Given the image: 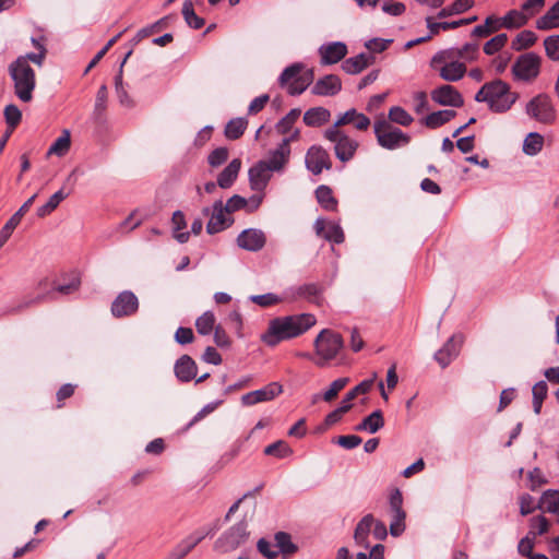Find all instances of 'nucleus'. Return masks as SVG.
I'll return each mask as SVG.
<instances>
[{
	"label": "nucleus",
	"mask_w": 559,
	"mask_h": 559,
	"mask_svg": "<svg viewBox=\"0 0 559 559\" xmlns=\"http://www.w3.org/2000/svg\"><path fill=\"white\" fill-rule=\"evenodd\" d=\"M316 324V318L310 313H301L276 318L270 321L261 341L267 346H275L280 342L301 335Z\"/></svg>",
	"instance_id": "1"
},
{
	"label": "nucleus",
	"mask_w": 559,
	"mask_h": 559,
	"mask_svg": "<svg viewBox=\"0 0 559 559\" xmlns=\"http://www.w3.org/2000/svg\"><path fill=\"white\" fill-rule=\"evenodd\" d=\"M248 498H251L248 510L245 512L243 519L230 527L218 540L216 542V547L222 551H229L238 548L241 544L246 542L249 536L247 531L248 528V520H251L254 515L257 501L253 499V493L251 491L245 493L240 499H238L235 503L229 508L226 519L235 513L239 506L245 502Z\"/></svg>",
	"instance_id": "2"
},
{
	"label": "nucleus",
	"mask_w": 559,
	"mask_h": 559,
	"mask_svg": "<svg viewBox=\"0 0 559 559\" xmlns=\"http://www.w3.org/2000/svg\"><path fill=\"white\" fill-rule=\"evenodd\" d=\"M516 99L518 94L510 92V86L499 79L485 83L475 95L476 102L487 103L493 112L509 110Z\"/></svg>",
	"instance_id": "3"
},
{
	"label": "nucleus",
	"mask_w": 559,
	"mask_h": 559,
	"mask_svg": "<svg viewBox=\"0 0 559 559\" xmlns=\"http://www.w3.org/2000/svg\"><path fill=\"white\" fill-rule=\"evenodd\" d=\"M8 72L13 81L15 96L23 103H29L36 86L33 68L24 59H15L9 64Z\"/></svg>",
	"instance_id": "4"
},
{
	"label": "nucleus",
	"mask_w": 559,
	"mask_h": 559,
	"mask_svg": "<svg viewBox=\"0 0 559 559\" xmlns=\"http://www.w3.org/2000/svg\"><path fill=\"white\" fill-rule=\"evenodd\" d=\"M344 346L342 336L331 330H322L314 340L316 353L319 359L316 364L320 367L334 359Z\"/></svg>",
	"instance_id": "5"
},
{
	"label": "nucleus",
	"mask_w": 559,
	"mask_h": 559,
	"mask_svg": "<svg viewBox=\"0 0 559 559\" xmlns=\"http://www.w3.org/2000/svg\"><path fill=\"white\" fill-rule=\"evenodd\" d=\"M378 144L386 150H396L409 143L411 136L401 129L393 127L384 119L377 120L373 126Z\"/></svg>",
	"instance_id": "6"
},
{
	"label": "nucleus",
	"mask_w": 559,
	"mask_h": 559,
	"mask_svg": "<svg viewBox=\"0 0 559 559\" xmlns=\"http://www.w3.org/2000/svg\"><path fill=\"white\" fill-rule=\"evenodd\" d=\"M323 136L333 143V150L336 158L344 164L350 162L354 158L359 147L358 141L348 136L343 131L330 133V130L326 129L323 133Z\"/></svg>",
	"instance_id": "7"
},
{
	"label": "nucleus",
	"mask_w": 559,
	"mask_h": 559,
	"mask_svg": "<svg viewBox=\"0 0 559 559\" xmlns=\"http://www.w3.org/2000/svg\"><path fill=\"white\" fill-rule=\"evenodd\" d=\"M389 512L391 515L390 534L401 536L405 531L406 512L403 509V495L399 488L392 490L389 497Z\"/></svg>",
	"instance_id": "8"
},
{
	"label": "nucleus",
	"mask_w": 559,
	"mask_h": 559,
	"mask_svg": "<svg viewBox=\"0 0 559 559\" xmlns=\"http://www.w3.org/2000/svg\"><path fill=\"white\" fill-rule=\"evenodd\" d=\"M526 114L542 123H552L556 119V110L551 99L546 94H539L526 105Z\"/></svg>",
	"instance_id": "9"
},
{
	"label": "nucleus",
	"mask_w": 559,
	"mask_h": 559,
	"mask_svg": "<svg viewBox=\"0 0 559 559\" xmlns=\"http://www.w3.org/2000/svg\"><path fill=\"white\" fill-rule=\"evenodd\" d=\"M540 58L534 52L521 55L512 66V73L516 80L532 81L539 74Z\"/></svg>",
	"instance_id": "10"
},
{
	"label": "nucleus",
	"mask_w": 559,
	"mask_h": 559,
	"mask_svg": "<svg viewBox=\"0 0 559 559\" xmlns=\"http://www.w3.org/2000/svg\"><path fill=\"white\" fill-rule=\"evenodd\" d=\"M305 164L313 175H320L324 169L332 168V160L329 152L321 145H312L306 153Z\"/></svg>",
	"instance_id": "11"
},
{
	"label": "nucleus",
	"mask_w": 559,
	"mask_h": 559,
	"mask_svg": "<svg viewBox=\"0 0 559 559\" xmlns=\"http://www.w3.org/2000/svg\"><path fill=\"white\" fill-rule=\"evenodd\" d=\"M80 285V277L78 275H73L68 283L59 284L46 293L37 294L35 297L25 300L23 306L28 307L32 305L40 304L46 299L52 300L56 298V294L71 295L78 292Z\"/></svg>",
	"instance_id": "12"
},
{
	"label": "nucleus",
	"mask_w": 559,
	"mask_h": 559,
	"mask_svg": "<svg viewBox=\"0 0 559 559\" xmlns=\"http://www.w3.org/2000/svg\"><path fill=\"white\" fill-rule=\"evenodd\" d=\"M139 308L138 297L131 290L121 292L111 304V313L115 318L134 314Z\"/></svg>",
	"instance_id": "13"
},
{
	"label": "nucleus",
	"mask_w": 559,
	"mask_h": 559,
	"mask_svg": "<svg viewBox=\"0 0 559 559\" xmlns=\"http://www.w3.org/2000/svg\"><path fill=\"white\" fill-rule=\"evenodd\" d=\"M431 99L440 106L462 107V94L452 85L443 84L431 91Z\"/></svg>",
	"instance_id": "14"
},
{
	"label": "nucleus",
	"mask_w": 559,
	"mask_h": 559,
	"mask_svg": "<svg viewBox=\"0 0 559 559\" xmlns=\"http://www.w3.org/2000/svg\"><path fill=\"white\" fill-rule=\"evenodd\" d=\"M349 123H353L357 130L365 131L370 126V119L366 115L352 108L344 114H341L337 120L328 129L330 130V133H334L336 131H342L341 127Z\"/></svg>",
	"instance_id": "15"
},
{
	"label": "nucleus",
	"mask_w": 559,
	"mask_h": 559,
	"mask_svg": "<svg viewBox=\"0 0 559 559\" xmlns=\"http://www.w3.org/2000/svg\"><path fill=\"white\" fill-rule=\"evenodd\" d=\"M283 392V386L277 382H272L262 389L246 393L241 396V403L251 406L261 402H267Z\"/></svg>",
	"instance_id": "16"
},
{
	"label": "nucleus",
	"mask_w": 559,
	"mask_h": 559,
	"mask_svg": "<svg viewBox=\"0 0 559 559\" xmlns=\"http://www.w3.org/2000/svg\"><path fill=\"white\" fill-rule=\"evenodd\" d=\"M290 157V146L288 140H282L277 147L270 152L267 159L262 160L271 171H281L284 169Z\"/></svg>",
	"instance_id": "17"
},
{
	"label": "nucleus",
	"mask_w": 559,
	"mask_h": 559,
	"mask_svg": "<svg viewBox=\"0 0 559 559\" xmlns=\"http://www.w3.org/2000/svg\"><path fill=\"white\" fill-rule=\"evenodd\" d=\"M321 64H334L345 58L347 55V46L342 41H332L324 44L319 48Z\"/></svg>",
	"instance_id": "18"
},
{
	"label": "nucleus",
	"mask_w": 559,
	"mask_h": 559,
	"mask_svg": "<svg viewBox=\"0 0 559 559\" xmlns=\"http://www.w3.org/2000/svg\"><path fill=\"white\" fill-rule=\"evenodd\" d=\"M237 243L240 248L248 251H259L265 245V236L262 230L249 228L241 231L237 238Z\"/></svg>",
	"instance_id": "19"
},
{
	"label": "nucleus",
	"mask_w": 559,
	"mask_h": 559,
	"mask_svg": "<svg viewBox=\"0 0 559 559\" xmlns=\"http://www.w3.org/2000/svg\"><path fill=\"white\" fill-rule=\"evenodd\" d=\"M37 194H33L29 199H27L22 206L9 218V221L4 224V226L0 230V247H2L8 239L11 237L15 227L20 224L23 215L29 210L32 204L34 203Z\"/></svg>",
	"instance_id": "20"
},
{
	"label": "nucleus",
	"mask_w": 559,
	"mask_h": 559,
	"mask_svg": "<svg viewBox=\"0 0 559 559\" xmlns=\"http://www.w3.org/2000/svg\"><path fill=\"white\" fill-rule=\"evenodd\" d=\"M314 230L319 237L334 243H342L344 241V233L342 227L335 223H326L323 218H318L314 222Z\"/></svg>",
	"instance_id": "21"
},
{
	"label": "nucleus",
	"mask_w": 559,
	"mask_h": 559,
	"mask_svg": "<svg viewBox=\"0 0 559 559\" xmlns=\"http://www.w3.org/2000/svg\"><path fill=\"white\" fill-rule=\"evenodd\" d=\"M342 90L341 79L335 74H328L319 79L312 86L311 93L319 96H334Z\"/></svg>",
	"instance_id": "22"
},
{
	"label": "nucleus",
	"mask_w": 559,
	"mask_h": 559,
	"mask_svg": "<svg viewBox=\"0 0 559 559\" xmlns=\"http://www.w3.org/2000/svg\"><path fill=\"white\" fill-rule=\"evenodd\" d=\"M271 170L262 160L249 169V182L252 190L262 191L271 179Z\"/></svg>",
	"instance_id": "23"
},
{
	"label": "nucleus",
	"mask_w": 559,
	"mask_h": 559,
	"mask_svg": "<svg viewBox=\"0 0 559 559\" xmlns=\"http://www.w3.org/2000/svg\"><path fill=\"white\" fill-rule=\"evenodd\" d=\"M374 524V516L371 513L366 514L362 519L357 523L354 531V542L357 546L368 549L370 547L369 544V535L372 532V526Z\"/></svg>",
	"instance_id": "24"
},
{
	"label": "nucleus",
	"mask_w": 559,
	"mask_h": 559,
	"mask_svg": "<svg viewBox=\"0 0 559 559\" xmlns=\"http://www.w3.org/2000/svg\"><path fill=\"white\" fill-rule=\"evenodd\" d=\"M234 223L230 212L223 206V202H215L212 206V234L228 228Z\"/></svg>",
	"instance_id": "25"
},
{
	"label": "nucleus",
	"mask_w": 559,
	"mask_h": 559,
	"mask_svg": "<svg viewBox=\"0 0 559 559\" xmlns=\"http://www.w3.org/2000/svg\"><path fill=\"white\" fill-rule=\"evenodd\" d=\"M376 58L371 53L361 52L355 57L345 59L342 69L348 74H358L369 66L373 64Z\"/></svg>",
	"instance_id": "26"
},
{
	"label": "nucleus",
	"mask_w": 559,
	"mask_h": 559,
	"mask_svg": "<svg viewBox=\"0 0 559 559\" xmlns=\"http://www.w3.org/2000/svg\"><path fill=\"white\" fill-rule=\"evenodd\" d=\"M461 343H462L461 337L452 336L447 341V343L443 345V347L440 348L435 354V359L442 368H445L447 366H449L450 362L452 361V359L457 356L459 346Z\"/></svg>",
	"instance_id": "27"
},
{
	"label": "nucleus",
	"mask_w": 559,
	"mask_h": 559,
	"mask_svg": "<svg viewBox=\"0 0 559 559\" xmlns=\"http://www.w3.org/2000/svg\"><path fill=\"white\" fill-rule=\"evenodd\" d=\"M206 533H194L177 545L165 559H182L187 556L202 539Z\"/></svg>",
	"instance_id": "28"
},
{
	"label": "nucleus",
	"mask_w": 559,
	"mask_h": 559,
	"mask_svg": "<svg viewBox=\"0 0 559 559\" xmlns=\"http://www.w3.org/2000/svg\"><path fill=\"white\" fill-rule=\"evenodd\" d=\"M478 20L477 15H473L465 19H460L457 21L452 22H433V19L431 16L426 17V25L431 35H437L439 32L442 31H449L454 29L463 25H468Z\"/></svg>",
	"instance_id": "29"
},
{
	"label": "nucleus",
	"mask_w": 559,
	"mask_h": 559,
	"mask_svg": "<svg viewBox=\"0 0 559 559\" xmlns=\"http://www.w3.org/2000/svg\"><path fill=\"white\" fill-rule=\"evenodd\" d=\"M175 374L181 382H188L197 376V365L194 360L188 356L182 355L175 364Z\"/></svg>",
	"instance_id": "30"
},
{
	"label": "nucleus",
	"mask_w": 559,
	"mask_h": 559,
	"mask_svg": "<svg viewBox=\"0 0 559 559\" xmlns=\"http://www.w3.org/2000/svg\"><path fill=\"white\" fill-rule=\"evenodd\" d=\"M241 168V160L234 158L217 176V185L222 189L233 186Z\"/></svg>",
	"instance_id": "31"
},
{
	"label": "nucleus",
	"mask_w": 559,
	"mask_h": 559,
	"mask_svg": "<svg viewBox=\"0 0 559 559\" xmlns=\"http://www.w3.org/2000/svg\"><path fill=\"white\" fill-rule=\"evenodd\" d=\"M320 289L317 284L310 283L301 285L297 288H290L285 292V298L294 301L297 298H305L309 301H316L319 296Z\"/></svg>",
	"instance_id": "32"
},
{
	"label": "nucleus",
	"mask_w": 559,
	"mask_h": 559,
	"mask_svg": "<svg viewBox=\"0 0 559 559\" xmlns=\"http://www.w3.org/2000/svg\"><path fill=\"white\" fill-rule=\"evenodd\" d=\"M331 118V111L324 107H312L304 114V122L308 127L318 128L326 122Z\"/></svg>",
	"instance_id": "33"
},
{
	"label": "nucleus",
	"mask_w": 559,
	"mask_h": 559,
	"mask_svg": "<svg viewBox=\"0 0 559 559\" xmlns=\"http://www.w3.org/2000/svg\"><path fill=\"white\" fill-rule=\"evenodd\" d=\"M465 73L466 67L460 61L447 62L439 71L440 76L448 82H457L465 75Z\"/></svg>",
	"instance_id": "34"
},
{
	"label": "nucleus",
	"mask_w": 559,
	"mask_h": 559,
	"mask_svg": "<svg viewBox=\"0 0 559 559\" xmlns=\"http://www.w3.org/2000/svg\"><path fill=\"white\" fill-rule=\"evenodd\" d=\"M384 426V419L382 412L380 409L373 411L369 416L362 419L356 426L357 431H368L370 433H376L379 429Z\"/></svg>",
	"instance_id": "35"
},
{
	"label": "nucleus",
	"mask_w": 559,
	"mask_h": 559,
	"mask_svg": "<svg viewBox=\"0 0 559 559\" xmlns=\"http://www.w3.org/2000/svg\"><path fill=\"white\" fill-rule=\"evenodd\" d=\"M536 27L543 31L559 27V0L536 21Z\"/></svg>",
	"instance_id": "36"
},
{
	"label": "nucleus",
	"mask_w": 559,
	"mask_h": 559,
	"mask_svg": "<svg viewBox=\"0 0 559 559\" xmlns=\"http://www.w3.org/2000/svg\"><path fill=\"white\" fill-rule=\"evenodd\" d=\"M455 115L456 112L452 109L438 110L426 116L424 123L430 129H437L453 119Z\"/></svg>",
	"instance_id": "37"
},
{
	"label": "nucleus",
	"mask_w": 559,
	"mask_h": 559,
	"mask_svg": "<svg viewBox=\"0 0 559 559\" xmlns=\"http://www.w3.org/2000/svg\"><path fill=\"white\" fill-rule=\"evenodd\" d=\"M71 193V189L64 191V187L55 192L49 200L37 209V216L45 217L55 211L61 201H63Z\"/></svg>",
	"instance_id": "38"
},
{
	"label": "nucleus",
	"mask_w": 559,
	"mask_h": 559,
	"mask_svg": "<svg viewBox=\"0 0 559 559\" xmlns=\"http://www.w3.org/2000/svg\"><path fill=\"white\" fill-rule=\"evenodd\" d=\"M275 547L278 548V552L282 554L284 559H287L297 551V546L292 542V537L288 533L277 532L274 536Z\"/></svg>",
	"instance_id": "39"
},
{
	"label": "nucleus",
	"mask_w": 559,
	"mask_h": 559,
	"mask_svg": "<svg viewBox=\"0 0 559 559\" xmlns=\"http://www.w3.org/2000/svg\"><path fill=\"white\" fill-rule=\"evenodd\" d=\"M248 127V120L242 117L230 119L224 130V134L228 140L239 139Z\"/></svg>",
	"instance_id": "40"
},
{
	"label": "nucleus",
	"mask_w": 559,
	"mask_h": 559,
	"mask_svg": "<svg viewBox=\"0 0 559 559\" xmlns=\"http://www.w3.org/2000/svg\"><path fill=\"white\" fill-rule=\"evenodd\" d=\"M181 12L189 27L199 29L204 25L205 20L195 13L193 2L191 0H185Z\"/></svg>",
	"instance_id": "41"
},
{
	"label": "nucleus",
	"mask_w": 559,
	"mask_h": 559,
	"mask_svg": "<svg viewBox=\"0 0 559 559\" xmlns=\"http://www.w3.org/2000/svg\"><path fill=\"white\" fill-rule=\"evenodd\" d=\"M71 145V134L70 131L64 129L62 134L56 139V141L50 145L47 154L48 155H57L59 157L67 154Z\"/></svg>",
	"instance_id": "42"
},
{
	"label": "nucleus",
	"mask_w": 559,
	"mask_h": 559,
	"mask_svg": "<svg viewBox=\"0 0 559 559\" xmlns=\"http://www.w3.org/2000/svg\"><path fill=\"white\" fill-rule=\"evenodd\" d=\"M316 197L318 202L328 211H335L337 206V201L333 197V192L328 186H319L316 190Z\"/></svg>",
	"instance_id": "43"
},
{
	"label": "nucleus",
	"mask_w": 559,
	"mask_h": 559,
	"mask_svg": "<svg viewBox=\"0 0 559 559\" xmlns=\"http://www.w3.org/2000/svg\"><path fill=\"white\" fill-rule=\"evenodd\" d=\"M538 509L559 515V492L545 491L539 500Z\"/></svg>",
	"instance_id": "44"
},
{
	"label": "nucleus",
	"mask_w": 559,
	"mask_h": 559,
	"mask_svg": "<svg viewBox=\"0 0 559 559\" xmlns=\"http://www.w3.org/2000/svg\"><path fill=\"white\" fill-rule=\"evenodd\" d=\"M501 21L504 24V28L514 29L524 26L528 20L522 10H510L501 17Z\"/></svg>",
	"instance_id": "45"
},
{
	"label": "nucleus",
	"mask_w": 559,
	"mask_h": 559,
	"mask_svg": "<svg viewBox=\"0 0 559 559\" xmlns=\"http://www.w3.org/2000/svg\"><path fill=\"white\" fill-rule=\"evenodd\" d=\"M544 145V138L537 132H531L524 140L523 143V152L526 155L535 156L537 155Z\"/></svg>",
	"instance_id": "46"
},
{
	"label": "nucleus",
	"mask_w": 559,
	"mask_h": 559,
	"mask_svg": "<svg viewBox=\"0 0 559 559\" xmlns=\"http://www.w3.org/2000/svg\"><path fill=\"white\" fill-rule=\"evenodd\" d=\"M537 40V36L532 31H522L516 35V37L512 40V49L520 51L526 49L535 44Z\"/></svg>",
	"instance_id": "47"
},
{
	"label": "nucleus",
	"mask_w": 559,
	"mask_h": 559,
	"mask_svg": "<svg viewBox=\"0 0 559 559\" xmlns=\"http://www.w3.org/2000/svg\"><path fill=\"white\" fill-rule=\"evenodd\" d=\"M171 222L174 225V237L180 242L183 243L189 239V233H182L181 230L186 228L185 215L181 211H176L173 214Z\"/></svg>",
	"instance_id": "48"
},
{
	"label": "nucleus",
	"mask_w": 559,
	"mask_h": 559,
	"mask_svg": "<svg viewBox=\"0 0 559 559\" xmlns=\"http://www.w3.org/2000/svg\"><path fill=\"white\" fill-rule=\"evenodd\" d=\"M388 117L390 121L403 127H408L414 121L413 117L400 106L391 107Z\"/></svg>",
	"instance_id": "49"
},
{
	"label": "nucleus",
	"mask_w": 559,
	"mask_h": 559,
	"mask_svg": "<svg viewBox=\"0 0 559 559\" xmlns=\"http://www.w3.org/2000/svg\"><path fill=\"white\" fill-rule=\"evenodd\" d=\"M312 75V71H309L306 75H298L288 84V93L290 95H300L309 86Z\"/></svg>",
	"instance_id": "50"
},
{
	"label": "nucleus",
	"mask_w": 559,
	"mask_h": 559,
	"mask_svg": "<svg viewBox=\"0 0 559 559\" xmlns=\"http://www.w3.org/2000/svg\"><path fill=\"white\" fill-rule=\"evenodd\" d=\"M548 528V520L544 515H537L530 520V531L527 534L536 538L537 536L547 533Z\"/></svg>",
	"instance_id": "51"
},
{
	"label": "nucleus",
	"mask_w": 559,
	"mask_h": 559,
	"mask_svg": "<svg viewBox=\"0 0 559 559\" xmlns=\"http://www.w3.org/2000/svg\"><path fill=\"white\" fill-rule=\"evenodd\" d=\"M301 110L298 108L292 109L285 117H283L276 124L277 132L285 134L288 133L293 124L299 118Z\"/></svg>",
	"instance_id": "52"
},
{
	"label": "nucleus",
	"mask_w": 559,
	"mask_h": 559,
	"mask_svg": "<svg viewBox=\"0 0 559 559\" xmlns=\"http://www.w3.org/2000/svg\"><path fill=\"white\" fill-rule=\"evenodd\" d=\"M508 41V35L504 33L498 34L484 45V52L488 56H492L500 51Z\"/></svg>",
	"instance_id": "53"
},
{
	"label": "nucleus",
	"mask_w": 559,
	"mask_h": 559,
	"mask_svg": "<svg viewBox=\"0 0 559 559\" xmlns=\"http://www.w3.org/2000/svg\"><path fill=\"white\" fill-rule=\"evenodd\" d=\"M292 449L289 448V445L283 441V440H278L272 444H269L265 449H264V454L266 455H273V456H276L278 459H284V457H287L288 455L292 454Z\"/></svg>",
	"instance_id": "54"
},
{
	"label": "nucleus",
	"mask_w": 559,
	"mask_h": 559,
	"mask_svg": "<svg viewBox=\"0 0 559 559\" xmlns=\"http://www.w3.org/2000/svg\"><path fill=\"white\" fill-rule=\"evenodd\" d=\"M249 299L260 306V307H263V308H266V307H271V306H274V305H277L280 304L281 301H283L285 298L284 297H280L278 295L276 294H273V293H266V294H263V295H252L249 297Z\"/></svg>",
	"instance_id": "55"
},
{
	"label": "nucleus",
	"mask_w": 559,
	"mask_h": 559,
	"mask_svg": "<svg viewBox=\"0 0 559 559\" xmlns=\"http://www.w3.org/2000/svg\"><path fill=\"white\" fill-rule=\"evenodd\" d=\"M348 382L349 378H338L334 380L330 384V388L324 393H322L323 401L332 402L337 396V394L348 384Z\"/></svg>",
	"instance_id": "56"
},
{
	"label": "nucleus",
	"mask_w": 559,
	"mask_h": 559,
	"mask_svg": "<svg viewBox=\"0 0 559 559\" xmlns=\"http://www.w3.org/2000/svg\"><path fill=\"white\" fill-rule=\"evenodd\" d=\"M545 51L549 59L559 60V35L548 36L544 40Z\"/></svg>",
	"instance_id": "57"
},
{
	"label": "nucleus",
	"mask_w": 559,
	"mask_h": 559,
	"mask_svg": "<svg viewBox=\"0 0 559 559\" xmlns=\"http://www.w3.org/2000/svg\"><path fill=\"white\" fill-rule=\"evenodd\" d=\"M4 118L9 127L15 128L22 119V112L16 105L10 104L4 108Z\"/></svg>",
	"instance_id": "58"
},
{
	"label": "nucleus",
	"mask_w": 559,
	"mask_h": 559,
	"mask_svg": "<svg viewBox=\"0 0 559 559\" xmlns=\"http://www.w3.org/2000/svg\"><path fill=\"white\" fill-rule=\"evenodd\" d=\"M46 48L44 45H38V52H28L24 56H20L16 59H24L25 63L33 62L38 67H41L46 57Z\"/></svg>",
	"instance_id": "59"
},
{
	"label": "nucleus",
	"mask_w": 559,
	"mask_h": 559,
	"mask_svg": "<svg viewBox=\"0 0 559 559\" xmlns=\"http://www.w3.org/2000/svg\"><path fill=\"white\" fill-rule=\"evenodd\" d=\"M545 5V0H526L521 10L525 13L527 20L537 14Z\"/></svg>",
	"instance_id": "60"
},
{
	"label": "nucleus",
	"mask_w": 559,
	"mask_h": 559,
	"mask_svg": "<svg viewBox=\"0 0 559 559\" xmlns=\"http://www.w3.org/2000/svg\"><path fill=\"white\" fill-rule=\"evenodd\" d=\"M301 68L302 67L299 63H294L287 67L280 75V84L284 86L288 82H292L294 79L300 75Z\"/></svg>",
	"instance_id": "61"
},
{
	"label": "nucleus",
	"mask_w": 559,
	"mask_h": 559,
	"mask_svg": "<svg viewBox=\"0 0 559 559\" xmlns=\"http://www.w3.org/2000/svg\"><path fill=\"white\" fill-rule=\"evenodd\" d=\"M478 44L477 43H466L463 47L457 48L460 59H464L466 61H473L478 56Z\"/></svg>",
	"instance_id": "62"
},
{
	"label": "nucleus",
	"mask_w": 559,
	"mask_h": 559,
	"mask_svg": "<svg viewBox=\"0 0 559 559\" xmlns=\"http://www.w3.org/2000/svg\"><path fill=\"white\" fill-rule=\"evenodd\" d=\"M457 48H449L445 50H441L435 55L432 58V62H443L444 64L450 61H455L454 59H460Z\"/></svg>",
	"instance_id": "63"
},
{
	"label": "nucleus",
	"mask_w": 559,
	"mask_h": 559,
	"mask_svg": "<svg viewBox=\"0 0 559 559\" xmlns=\"http://www.w3.org/2000/svg\"><path fill=\"white\" fill-rule=\"evenodd\" d=\"M535 545V538L531 535H526L523 537L518 545V551L521 556L530 558L534 552L533 548Z\"/></svg>",
	"instance_id": "64"
}]
</instances>
